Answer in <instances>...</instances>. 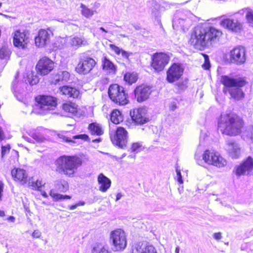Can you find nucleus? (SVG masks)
<instances>
[{
  "label": "nucleus",
  "instance_id": "e2e57ef3",
  "mask_svg": "<svg viewBox=\"0 0 253 253\" xmlns=\"http://www.w3.org/2000/svg\"><path fill=\"white\" fill-rule=\"evenodd\" d=\"M41 194L45 198H47L48 197L47 194L45 191H42Z\"/></svg>",
  "mask_w": 253,
  "mask_h": 253
},
{
  "label": "nucleus",
  "instance_id": "ea45409f",
  "mask_svg": "<svg viewBox=\"0 0 253 253\" xmlns=\"http://www.w3.org/2000/svg\"><path fill=\"white\" fill-rule=\"evenodd\" d=\"M142 146V144L140 142L133 143L131 145L130 150L132 152L138 153L140 151V149Z\"/></svg>",
  "mask_w": 253,
  "mask_h": 253
},
{
  "label": "nucleus",
  "instance_id": "f03ea898",
  "mask_svg": "<svg viewBox=\"0 0 253 253\" xmlns=\"http://www.w3.org/2000/svg\"><path fill=\"white\" fill-rule=\"evenodd\" d=\"M243 119L232 113H222L217 121V129L222 134L230 136L240 134L244 127Z\"/></svg>",
  "mask_w": 253,
  "mask_h": 253
},
{
  "label": "nucleus",
  "instance_id": "7c9ffc66",
  "mask_svg": "<svg viewBox=\"0 0 253 253\" xmlns=\"http://www.w3.org/2000/svg\"><path fill=\"white\" fill-rule=\"evenodd\" d=\"M110 119L114 124H118L123 121V118L120 111L118 110H114L111 113Z\"/></svg>",
  "mask_w": 253,
  "mask_h": 253
},
{
  "label": "nucleus",
  "instance_id": "412c9836",
  "mask_svg": "<svg viewBox=\"0 0 253 253\" xmlns=\"http://www.w3.org/2000/svg\"><path fill=\"white\" fill-rule=\"evenodd\" d=\"M220 25L229 30L234 32H239L242 28L241 23L238 20L229 18L222 20L220 22Z\"/></svg>",
  "mask_w": 253,
  "mask_h": 253
},
{
  "label": "nucleus",
  "instance_id": "4d7b16f0",
  "mask_svg": "<svg viewBox=\"0 0 253 253\" xmlns=\"http://www.w3.org/2000/svg\"><path fill=\"white\" fill-rule=\"evenodd\" d=\"M180 23L181 22L180 21L179 22V24H180ZM178 20L176 19V18L174 19V20H173V23H172L173 27L174 26L178 27Z\"/></svg>",
  "mask_w": 253,
  "mask_h": 253
},
{
  "label": "nucleus",
  "instance_id": "6e6552de",
  "mask_svg": "<svg viewBox=\"0 0 253 253\" xmlns=\"http://www.w3.org/2000/svg\"><path fill=\"white\" fill-rule=\"evenodd\" d=\"M96 64V61L92 58L81 57L79 62L76 67V71L80 74H87L92 70Z\"/></svg>",
  "mask_w": 253,
  "mask_h": 253
},
{
  "label": "nucleus",
  "instance_id": "a18cd8bd",
  "mask_svg": "<svg viewBox=\"0 0 253 253\" xmlns=\"http://www.w3.org/2000/svg\"><path fill=\"white\" fill-rule=\"evenodd\" d=\"M110 47H111V48L115 52V53L117 54H121V51H122V48H120V47L116 46L114 44H110Z\"/></svg>",
  "mask_w": 253,
  "mask_h": 253
},
{
  "label": "nucleus",
  "instance_id": "39448f33",
  "mask_svg": "<svg viewBox=\"0 0 253 253\" xmlns=\"http://www.w3.org/2000/svg\"><path fill=\"white\" fill-rule=\"evenodd\" d=\"M221 82L227 88L231 97L235 100L244 98V93L241 88L246 84V81L241 78H233L228 76H222Z\"/></svg>",
  "mask_w": 253,
  "mask_h": 253
},
{
  "label": "nucleus",
  "instance_id": "338daca9",
  "mask_svg": "<svg viewBox=\"0 0 253 253\" xmlns=\"http://www.w3.org/2000/svg\"><path fill=\"white\" fill-rule=\"evenodd\" d=\"M5 216L4 212L2 211H0V216Z\"/></svg>",
  "mask_w": 253,
  "mask_h": 253
},
{
  "label": "nucleus",
  "instance_id": "9d476101",
  "mask_svg": "<svg viewBox=\"0 0 253 253\" xmlns=\"http://www.w3.org/2000/svg\"><path fill=\"white\" fill-rule=\"evenodd\" d=\"M36 99L43 113L54 110L57 104L56 99L51 96L43 95L36 97Z\"/></svg>",
  "mask_w": 253,
  "mask_h": 253
},
{
  "label": "nucleus",
  "instance_id": "49530a36",
  "mask_svg": "<svg viewBox=\"0 0 253 253\" xmlns=\"http://www.w3.org/2000/svg\"><path fill=\"white\" fill-rule=\"evenodd\" d=\"M9 146H2L1 147V158H3L4 157V155L8 153L9 151Z\"/></svg>",
  "mask_w": 253,
  "mask_h": 253
},
{
  "label": "nucleus",
  "instance_id": "7ed1b4c3",
  "mask_svg": "<svg viewBox=\"0 0 253 253\" xmlns=\"http://www.w3.org/2000/svg\"><path fill=\"white\" fill-rule=\"evenodd\" d=\"M82 163V159L76 156H60L55 162L56 171L68 176H73Z\"/></svg>",
  "mask_w": 253,
  "mask_h": 253
},
{
  "label": "nucleus",
  "instance_id": "a211bd4d",
  "mask_svg": "<svg viewBox=\"0 0 253 253\" xmlns=\"http://www.w3.org/2000/svg\"><path fill=\"white\" fill-rule=\"evenodd\" d=\"M28 33L24 30H17L13 36V43L15 46L25 48L28 42Z\"/></svg>",
  "mask_w": 253,
  "mask_h": 253
},
{
  "label": "nucleus",
  "instance_id": "473e14b6",
  "mask_svg": "<svg viewBox=\"0 0 253 253\" xmlns=\"http://www.w3.org/2000/svg\"><path fill=\"white\" fill-rule=\"evenodd\" d=\"M137 78V75L134 72H127L124 75L125 81L130 84L136 82Z\"/></svg>",
  "mask_w": 253,
  "mask_h": 253
},
{
  "label": "nucleus",
  "instance_id": "052dcab7",
  "mask_svg": "<svg viewBox=\"0 0 253 253\" xmlns=\"http://www.w3.org/2000/svg\"><path fill=\"white\" fill-rule=\"evenodd\" d=\"M15 219L14 217L12 216H7L6 217V218H5V219H4V220H14Z\"/></svg>",
  "mask_w": 253,
  "mask_h": 253
},
{
  "label": "nucleus",
  "instance_id": "864d4df0",
  "mask_svg": "<svg viewBox=\"0 0 253 253\" xmlns=\"http://www.w3.org/2000/svg\"><path fill=\"white\" fill-rule=\"evenodd\" d=\"M176 85L178 86L179 89H182V90L185 89L186 87V85L185 84H184V83H180V82L177 83Z\"/></svg>",
  "mask_w": 253,
  "mask_h": 253
},
{
  "label": "nucleus",
  "instance_id": "aec40b11",
  "mask_svg": "<svg viewBox=\"0 0 253 253\" xmlns=\"http://www.w3.org/2000/svg\"><path fill=\"white\" fill-rule=\"evenodd\" d=\"M132 253H157L156 249L147 243H138L132 246Z\"/></svg>",
  "mask_w": 253,
  "mask_h": 253
},
{
  "label": "nucleus",
  "instance_id": "8fccbe9b",
  "mask_svg": "<svg viewBox=\"0 0 253 253\" xmlns=\"http://www.w3.org/2000/svg\"><path fill=\"white\" fill-rule=\"evenodd\" d=\"M84 204H85L84 202L80 201L78 203H77L74 205L70 206L69 209L71 210H73L75 209L76 208H77V207L80 206H84Z\"/></svg>",
  "mask_w": 253,
  "mask_h": 253
},
{
  "label": "nucleus",
  "instance_id": "b1692460",
  "mask_svg": "<svg viewBox=\"0 0 253 253\" xmlns=\"http://www.w3.org/2000/svg\"><path fill=\"white\" fill-rule=\"evenodd\" d=\"M101 62L102 69L104 72L113 74L116 73V67L106 56H103L101 58Z\"/></svg>",
  "mask_w": 253,
  "mask_h": 253
},
{
  "label": "nucleus",
  "instance_id": "0e129e2a",
  "mask_svg": "<svg viewBox=\"0 0 253 253\" xmlns=\"http://www.w3.org/2000/svg\"><path fill=\"white\" fill-rule=\"evenodd\" d=\"M180 251V248L179 246H177L175 248V253H179Z\"/></svg>",
  "mask_w": 253,
  "mask_h": 253
},
{
  "label": "nucleus",
  "instance_id": "423d86ee",
  "mask_svg": "<svg viewBox=\"0 0 253 253\" xmlns=\"http://www.w3.org/2000/svg\"><path fill=\"white\" fill-rule=\"evenodd\" d=\"M108 94L110 98L115 103L119 105H126L128 102L127 95L124 88L117 84H113L109 86Z\"/></svg>",
  "mask_w": 253,
  "mask_h": 253
},
{
  "label": "nucleus",
  "instance_id": "3c124183",
  "mask_svg": "<svg viewBox=\"0 0 253 253\" xmlns=\"http://www.w3.org/2000/svg\"><path fill=\"white\" fill-rule=\"evenodd\" d=\"M176 171L177 177V181L180 184L183 183V180L182 179V176H181V174L180 172V170L178 169H176Z\"/></svg>",
  "mask_w": 253,
  "mask_h": 253
},
{
  "label": "nucleus",
  "instance_id": "e433bc0d",
  "mask_svg": "<svg viewBox=\"0 0 253 253\" xmlns=\"http://www.w3.org/2000/svg\"><path fill=\"white\" fill-rule=\"evenodd\" d=\"M243 13L246 14V17L249 24L253 27V10L249 8L242 10Z\"/></svg>",
  "mask_w": 253,
  "mask_h": 253
},
{
  "label": "nucleus",
  "instance_id": "9b49d317",
  "mask_svg": "<svg viewBox=\"0 0 253 253\" xmlns=\"http://www.w3.org/2000/svg\"><path fill=\"white\" fill-rule=\"evenodd\" d=\"M225 150L228 156L232 159L239 158L241 154V147L235 140L229 139L226 141Z\"/></svg>",
  "mask_w": 253,
  "mask_h": 253
},
{
  "label": "nucleus",
  "instance_id": "58836bf2",
  "mask_svg": "<svg viewBox=\"0 0 253 253\" xmlns=\"http://www.w3.org/2000/svg\"><path fill=\"white\" fill-rule=\"evenodd\" d=\"M10 52L7 47L2 46L0 49V58L7 59L10 55Z\"/></svg>",
  "mask_w": 253,
  "mask_h": 253
},
{
  "label": "nucleus",
  "instance_id": "37998d69",
  "mask_svg": "<svg viewBox=\"0 0 253 253\" xmlns=\"http://www.w3.org/2000/svg\"><path fill=\"white\" fill-rule=\"evenodd\" d=\"M43 184L41 180H37L36 182H32L31 186L33 188L39 189Z\"/></svg>",
  "mask_w": 253,
  "mask_h": 253
},
{
  "label": "nucleus",
  "instance_id": "5fc2aeb1",
  "mask_svg": "<svg viewBox=\"0 0 253 253\" xmlns=\"http://www.w3.org/2000/svg\"><path fill=\"white\" fill-rule=\"evenodd\" d=\"M213 237L215 240H219L222 238L221 233L220 232L215 233L213 234Z\"/></svg>",
  "mask_w": 253,
  "mask_h": 253
},
{
  "label": "nucleus",
  "instance_id": "680f3d73",
  "mask_svg": "<svg viewBox=\"0 0 253 253\" xmlns=\"http://www.w3.org/2000/svg\"><path fill=\"white\" fill-rule=\"evenodd\" d=\"M126 153H125L122 154V155L121 156V157L120 158H117L116 156H115L114 157L115 158V159L117 160H118L119 159H122L124 158L126 156Z\"/></svg>",
  "mask_w": 253,
  "mask_h": 253
},
{
  "label": "nucleus",
  "instance_id": "4be33fe9",
  "mask_svg": "<svg viewBox=\"0 0 253 253\" xmlns=\"http://www.w3.org/2000/svg\"><path fill=\"white\" fill-rule=\"evenodd\" d=\"M35 44L39 47L44 46L49 42V35L47 31L41 29L35 38Z\"/></svg>",
  "mask_w": 253,
  "mask_h": 253
},
{
  "label": "nucleus",
  "instance_id": "c03bdc74",
  "mask_svg": "<svg viewBox=\"0 0 253 253\" xmlns=\"http://www.w3.org/2000/svg\"><path fill=\"white\" fill-rule=\"evenodd\" d=\"M202 67L205 70L209 69L211 67L210 60L207 55L205 56V63L203 64Z\"/></svg>",
  "mask_w": 253,
  "mask_h": 253
},
{
  "label": "nucleus",
  "instance_id": "0eeeda50",
  "mask_svg": "<svg viewBox=\"0 0 253 253\" xmlns=\"http://www.w3.org/2000/svg\"><path fill=\"white\" fill-rule=\"evenodd\" d=\"M111 239L113 244L112 250L114 251L124 250L126 246L125 233L120 229L114 230L111 232Z\"/></svg>",
  "mask_w": 253,
  "mask_h": 253
},
{
  "label": "nucleus",
  "instance_id": "de8ad7c7",
  "mask_svg": "<svg viewBox=\"0 0 253 253\" xmlns=\"http://www.w3.org/2000/svg\"><path fill=\"white\" fill-rule=\"evenodd\" d=\"M246 133L247 136L253 140V126L248 128Z\"/></svg>",
  "mask_w": 253,
  "mask_h": 253
},
{
  "label": "nucleus",
  "instance_id": "f3484780",
  "mask_svg": "<svg viewBox=\"0 0 253 253\" xmlns=\"http://www.w3.org/2000/svg\"><path fill=\"white\" fill-rule=\"evenodd\" d=\"M130 115L132 120L138 124H143L148 122L147 110L144 108H139L130 111Z\"/></svg>",
  "mask_w": 253,
  "mask_h": 253
},
{
  "label": "nucleus",
  "instance_id": "20e7f679",
  "mask_svg": "<svg viewBox=\"0 0 253 253\" xmlns=\"http://www.w3.org/2000/svg\"><path fill=\"white\" fill-rule=\"evenodd\" d=\"M195 159L200 166L208 164L220 168L225 166L227 164L226 161L218 152L214 150H207L202 154V150L200 147L196 150Z\"/></svg>",
  "mask_w": 253,
  "mask_h": 253
},
{
  "label": "nucleus",
  "instance_id": "09e8293b",
  "mask_svg": "<svg viewBox=\"0 0 253 253\" xmlns=\"http://www.w3.org/2000/svg\"><path fill=\"white\" fill-rule=\"evenodd\" d=\"M42 233L39 230H35L32 234V236L34 238H39L41 236Z\"/></svg>",
  "mask_w": 253,
  "mask_h": 253
},
{
  "label": "nucleus",
  "instance_id": "774afa93",
  "mask_svg": "<svg viewBox=\"0 0 253 253\" xmlns=\"http://www.w3.org/2000/svg\"><path fill=\"white\" fill-rule=\"evenodd\" d=\"M101 141V139L99 138H98V139H94L92 140V142H100Z\"/></svg>",
  "mask_w": 253,
  "mask_h": 253
},
{
  "label": "nucleus",
  "instance_id": "79ce46f5",
  "mask_svg": "<svg viewBox=\"0 0 253 253\" xmlns=\"http://www.w3.org/2000/svg\"><path fill=\"white\" fill-rule=\"evenodd\" d=\"M58 189L61 192H65L68 189V183L66 181L61 182L59 185Z\"/></svg>",
  "mask_w": 253,
  "mask_h": 253
},
{
  "label": "nucleus",
  "instance_id": "f8f14e48",
  "mask_svg": "<svg viewBox=\"0 0 253 253\" xmlns=\"http://www.w3.org/2000/svg\"><path fill=\"white\" fill-rule=\"evenodd\" d=\"M169 60V57L166 54L156 53L153 56L151 66L156 71L160 72L164 69Z\"/></svg>",
  "mask_w": 253,
  "mask_h": 253
},
{
  "label": "nucleus",
  "instance_id": "393cba45",
  "mask_svg": "<svg viewBox=\"0 0 253 253\" xmlns=\"http://www.w3.org/2000/svg\"><path fill=\"white\" fill-rule=\"evenodd\" d=\"M66 133H67V132L65 131L64 133H59L57 135L59 138L63 139V141L66 142L76 143L77 142L74 140L76 139H81L85 141L89 140L88 135L85 134L75 135L71 138L66 135Z\"/></svg>",
  "mask_w": 253,
  "mask_h": 253
},
{
  "label": "nucleus",
  "instance_id": "72a5a7b5",
  "mask_svg": "<svg viewBox=\"0 0 253 253\" xmlns=\"http://www.w3.org/2000/svg\"><path fill=\"white\" fill-rule=\"evenodd\" d=\"M92 253H109L108 249L100 244H96L94 245Z\"/></svg>",
  "mask_w": 253,
  "mask_h": 253
},
{
  "label": "nucleus",
  "instance_id": "13d9d810",
  "mask_svg": "<svg viewBox=\"0 0 253 253\" xmlns=\"http://www.w3.org/2000/svg\"><path fill=\"white\" fill-rule=\"evenodd\" d=\"M5 138L3 132L1 127H0V141H1Z\"/></svg>",
  "mask_w": 253,
  "mask_h": 253
},
{
  "label": "nucleus",
  "instance_id": "6ab92c4d",
  "mask_svg": "<svg viewBox=\"0 0 253 253\" xmlns=\"http://www.w3.org/2000/svg\"><path fill=\"white\" fill-rule=\"evenodd\" d=\"M151 92V88L150 86L141 85L135 89V97L138 102H142L148 99Z\"/></svg>",
  "mask_w": 253,
  "mask_h": 253
},
{
  "label": "nucleus",
  "instance_id": "6e6d98bb",
  "mask_svg": "<svg viewBox=\"0 0 253 253\" xmlns=\"http://www.w3.org/2000/svg\"><path fill=\"white\" fill-rule=\"evenodd\" d=\"M121 54H122L123 57H125L126 58H128L130 54L129 53L124 50L123 49H122Z\"/></svg>",
  "mask_w": 253,
  "mask_h": 253
},
{
  "label": "nucleus",
  "instance_id": "2eb2a0df",
  "mask_svg": "<svg viewBox=\"0 0 253 253\" xmlns=\"http://www.w3.org/2000/svg\"><path fill=\"white\" fill-rule=\"evenodd\" d=\"M253 173V159L249 157L247 160L236 168L235 174L238 176Z\"/></svg>",
  "mask_w": 253,
  "mask_h": 253
},
{
  "label": "nucleus",
  "instance_id": "c9c22d12",
  "mask_svg": "<svg viewBox=\"0 0 253 253\" xmlns=\"http://www.w3.org/2000/svg\"><path fill=\"white\" fill-rule=\"evenodd\" d=\"M81 7L82 8V14L86 18L91 17L94 14V12H96L95 10H92L88 8L83 4H81Z\"/></svg>",
  "mask_w": 253,
  "mask_h": 253
},
{
  "label": "nucleus",
  "instance_id": "cd10ccee",
  "mask_svg": "<svg viewBox=\"0 0 253 253\" xmlns=\"http://www.w3.org/2000/svg\"><path fill=\"white\" fill-rule=\"evenodd\" d=\"M70 73L66 71H60L53 77V80L52 83L56 84L60 82H67L70 78Z\"/></svg>",
  "mask_w": 253,
  "mask_h": 253
},
{
  "label": "nucleus",
  "instance_id": "603ef678",
  "mask_svg": "<svg viewBox=\"0 0 253 253\" xmlns=\"http://www.w3.org/2000/svg\"><path fill=\"white\" fill-rule=\"evenodd\" d=\"M4 184L1 181H0V201L1 200V198L2 196V193L3 191Z\"/></svg>",
  "mask_w": 253,
  "mask_h": 253
},
{
  "label": "nucleus",
  "instance_id": "c85d7f7f",
  "mask_svg": "<svg viewBox=\"0 0 253 253\" xmlns=\"http://www.w3.org/2000/svg\"><path fill=\"white\" fill-rule=\"evenodd\" d=\"M69 44L73 48L77 49L82 45H86L87 41L84 38L74 37L70 40Z\"/></svg>",
  "mask_w": 253,
  "mask_h": 253
},
{
  "label": "nucleus",
  "instance_id": "69168bd1",
  "mask_svg": "<svg viewBox=\"0 0 253 253\" xmlns=\"http://www.w3.org/2000/svg\"><path fill=\"white\" fill-rule=\"evenodd\" d=\"M99 30H101L102 31H103L104 32L108 33V31L106 29H105L104 28H103V27H100L99 28Z\"/></svg>",
  "mask_w": 253,
  "mask_h": 253
},
{
  "label": "nucleus",
  "instance_id": "2f4dec72",
  "mask_svg": "<svg viewBox=\"0 0 253 253\" xmlns=\"http://www.w3.org/2000/svg\"><path fill=\"white\" fill-rule=\"evenodd\" d=\"M88 129L91 134L100 135L103 133L101 127L95 123H92L89 125Z\"/></svg>",
  "mask_w": 253,
  "mask_h": 253
},
{
  "label": "nucleus",
  "instance_id": "5701e85b",
  "mask_svg": "<svg viewBox=\"0 0 253 253\" xmlns=\"http://www.w3.org/2000/svg\"><path fill=\"white\" fill-rule=\"evenodd\" d=\"M11 175L16 181L22 182L25 183L28 178V174L26 171L21 168H14L11 170Z\"/></svg>",
  "mask_w": 253,
  "mask_h": 253
},
{
  "label": "nucleus",
  "instance_id": "f704fd0d",
  "mask_svg": "<svg viewBox=\"0 0 253 253\" xmlns=\"http://www.w3.org/2000/svg\"><path fill=\"white\" fill-rule=\"evenodd\" d=\"M30 135L36 141L38 142H43L45 139L43 135L40 133L38 130H35L33 132H31Z\"/></svg>",
  "mask_w": 253,
  "mask_h": 253
},
{
  "label": "nucleus",
  "instance_id": "a19ab883",
  "mask_svg": "<svg viewBox=\"0 0 253 253\" xmlns=\"http://www.w3.org/2000/svg\"><path fill=\"white\" fill-rule=\"evenodd\" d=\"M28 79H29L28 81H29L30 84L31 85L36 84L39 81V78L38 77H37L36 76H34L33 74L31 76V77H30V75H29Z\"/></svg>",
  "mask_w": 253,
  "mask_h": 253
},
{
  "label": "nucleus",
  "instance_id": "c756f323",
  "mask_svg": "<svg viewBox=\"0 0 253 253\" xmlns=\"http://www.w3.org/2000/svg\"><path fill=\"white\" fill-rule=\"evenodd\" d=\"M62 109L65 112L68 113L69 115H75L77 112V105L71 102L63 104Z\"/></svg>",
  "mask_w": 253,
  "mask_h": 253
},
{
  "label": "nucleus",
  "instance_id": "bb28decb",
  "mask_svg": "<svg viewBox=\"0 0 253 253\" xmlns=\"http://www.w3.org/2000/svg\"><path fill=\"white\" fill-rule=\"evenodd\" d=\"M98 182L99 184L100 191L105 192L110 187L111 181L103 174L100 173L98 176Z\"/></svg>",
  "mask_w": 253,
  "mask_h": 253
},
{
  "label": "nucleus",
  "instance_id": "bf43d9fd",
  "mask_svg": "<svg viewBox=\"0 0 253 253\" xmlns=\"http://www.w3.org/2000/svg\"><path fill=\"white\" fill-rule=\"evenodd\" d=\"M122 196L123 195L121 193H118L116 196V201H117L119 200L122 198Z\"/></svg>",
  "mask_w": 253,
  "mask_h": 253
},
{
  "label": "nucleus",
  "instance_id": "4468645a",
  "mask_svg": "<svg viewBox=\"0 0 253 253\" xmlns=\"http://www.w3.org/2000/svg\"><path fill=\"white\" fill-rule=\"evenodd\" d=\"M231 61L237 64L244 63L246 60L245 49L242 46L236 47L230 51Z\"/></svg>",
  "mask_w": 253,
  "mask_h": 253
},
{
  "label": "nucleus",
  "instance_id": "4c0bfd02",
  "mask_svg": "<svg viewBox=\"0 0 253 253\" xmlns=\"http://www.w3.org/2000/svg\"><path fill=\"white\" fill-rule=\"evenodd\" d=\"M50 195L56 201L63 199H70L71 198V197L68 195H63L60 194L55 193L53 190L50 191Z\"/></svg>",
  "mask_w": 253,
  "mask_h": 253
},
{
  "label": "nucleus",
  "instance_id": "1a4fd4ad",
  "mask_svg": "<svg viewBox=\"0 0 253 253\" xmlns=\"http://www.w3.org/2000/svg\"><path fill=\"white\" fill-rule=\"evenodd\" d=\"M112 143L119 148L124 149L128 139L127 131L123 127H118L114 136L111 137Z\"/></svg>",
  "mask_w": 253,
  "mask_h": 253
},
{
  "label": "nucleus",
  "instance_id": "dca6fc26",
  "mask_svg": "<svg viewBox=\"0 0 253 253\" xmlns=\"http://www.w3.org/2000/svg\"><path fill=\"white\" fill-rule=\"evenodd\" d=\"M183 73V69L178 64L174 63L167 71V79L169 83L178 80Z\"/></svg>",
  "mask_w": 253,
  "mask_h": 253
},
{
  "label": "nucleus",
  "instance_id": "f257e3e1",
  "mask_svg": "<svg viewBox=\"0 0 253 253\" xmlns=\"http://www.w3.org/2000/svg\"><path fill=\"white\" fill-rule=\"evenodd\" d=\"M222 34L221 31L207 24L198 25L193 29L189 42L197 48L209 46L218 40Z\"/></svg>",
  "mask_w": 253,
  "mask_h": 253
},
{
  "label": "nucleus",
  "instance_id": "ddd939ff",
  "mask_svg": "<svg viewBox=\"0 0 253 253\" xmlns=\"http://www.w3.org/2000/svg\"><path fill=\"white\" fill-rule=\"evenodd\" d=\"M54 68V62L46 57L41 58L36 65L38 74L44 76L48 74Z\"/></svg>",
  "mask_w": 253,
  "mask_h": 253
},
{
  "label": "nucleus",
  "instance_id": "a878e982",
  "mask_svg": "<svg viewBox=\"0 0 253 253\" xmlns=\"http://www.w3.org/2000/svg\"><path fill=\"white\" fill-rule=\"evenodd\" d=\"M60 91L62 94L74 98H77L80 94L79 90L76 88L67 85L60 87Z\"/></svg>",
  "mask_w": 253,
  "mask_h": 253
}]
</instances>
